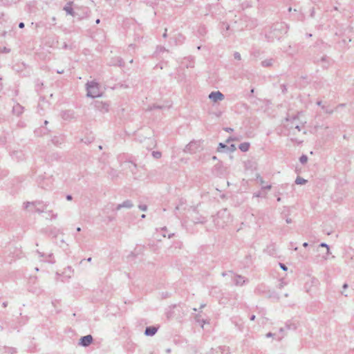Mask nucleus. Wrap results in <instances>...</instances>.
Segmentation results:
<instances>
[{
    "instance_id": "nucleus-1",
    "label": "nucleus",
    "mask_w": 354,
    "mask_h": 354,
    "mask_svg": "<svg viewBox=\"0 0 354 354\" xmlns=\"http://www.w3.org/2000/svg\"><path fill=\"white\" fill-rule=\"evenodd\" d=\"M232 219L227 209L218 211L214 218V222L218 227H223L227 223L232 222Z\"/></svg>"
},
{
    "instance_id": "nucleus-2",
    "label": "nucleus",
    "mask_w": 354,
    "mask_h": 354,
    "mask_svg": "<svg viewBox=\"0 0 354 354\" xmlns=\"http://www.w3.org/2000/svg\"><path fill=\"white\" fill-rule=\"evenodd\" d=\"M87 96L95 98L101 95L99 84L95 82H88L86 84Z\"/></svg>"
},
{
    "instance_id": "nucleus-3",
    "label": "nucleus",
    "mask_w": 354,
    "mask_h": 354,
    "mask_svg": "<svg viewBox=\"0 0 354 354\" xmlns=\"http://www.w3.org/2000/svg\"><path fill=\"white\" fill-rule=\"evenodd\" d=\"M24 208L28 209V207H32V211L36 212L37 213H42L46 209L48 205L46 203H44L42 201H37L35 202H26L24 203Z\"/></svg>"
},
{
    "instance_id": "nucleus-4",
    "label": "nucleus",
    "mask_w": 354,
    "mask_h": 354,
    "mask_svg": "<svg viewBox=\"0 0 354 354\" xmlns=\"http://www.w3.org/2000/svg\"><path fill=\"white\" fill-rule=\"evenodd\" d=\"M202 149L201 140H194L186 145L184 151L187 153H194Z\"/></svg>"
},
{
    "instance_id": "nucleus-5",
    "label": "nucleus",
    "mask_w": 354,
    "mask_h": 354,
    "mask_svg": "<svg viewBox=\"0 0 354 354\" xmlns=\"http://www.w3.org/2000/svg\"><path fill=\"white\" fill-rule=\"evenodd\" d=\"M209 98L214 102H216L218 101H222L225 98V96L219 91H212L209 93Z\"/></svg>"
},
{
    "instance_id": "nucleus-6",
    "label": "nucleus",
    "mask_w": 354,
    "mask_h": 354,
    "mask_svg": "<svg viewBox=\"0 0 354 354\" xmlns=\"http://www.w3.org/2000/svg\"><path fill=\"white\" fill-rule=\"evenodd\" d=\"M95 107L102 113L109 111V104L104 102H96Z\"/></svg>"
},
{
    "instance_id": "nucleus-7",
    "label": "nucleus",
    "mask_w": 354,
    "mask_h": 354,
    "mask_svg": "<svg viewBox=\"0 0 354 354\" xmlns=\"http://www.w3.org/2000/svg\"><path fill=\"white\" fill-rule=\"evenodd\" d=\"M93 340V337L91 335H85L81 337L80 344L83 346H88L92 343Z\"/></svg>"
},
{
    "instance_id": "nucleus-8",
    "label": "nucleus",
    "mask_w": 354,
    "mask_h": 354,
    "mask_svg": "<svg viewBox=\"0 0 354 354\" xmlns=\"http://www.w3.org/2000/svg\"><path fill=\"white\" fill-rule=\"evenodd\" d=\"M133 204L131 201L126 200L122 203L118 204L115 207V210L118 211L122 208L130 209V208L133 207Z\"/></svg>"
},
{
    "instance_id": "nucleus-9",
    "label": "nucleus",
    "mask_w": 354,
    "mask_h": 354,
    "mask_svg": "<svg viewBox=\"0 0 354 354\" xmlns=\"http://www.w3.org/2000/svg\"><path fill=\"white\" fill-rule=\"evenodd\" d=\"M62 118L65 120L75 118V112L72 110H66L62 113Z\"/></svg>"
},
{
    "instance_id": "nucleus-10",
    "label": "nucleus",
    "mask_w": 354,
    "mask_h": 354,
    "mask_svg": "<svg viewBox=\"0 0 354 354\" xmlns=\"http://www.w3.org/2000/svg\"><path fill=\"white\" fill-rule=\"evenodd\" d=\"M158 327L152 326H147L145 330V335L146 336H153L158 331Z\"/></svg>"
},
{
    "instance_id": "nucleus-11",
    "label": "nucleus",
    "mask_w": 354,
    "mask_h": 354,
    "mask_svg": "<svg viewBox=\"0 0 354 354\" xmlns=\"http://www.w3.org/2000/svg\"><path fill=\"white\" fill-rule=\"evenodd\" d=\"M214 354H230V348L227 346H218L213 351Z\"/></svg>"
},
{
    "instance_id": "nucleus-12",
    "label": "nucleus",
    "mask_w": 354,
    "mask_h": 354,
    "mask_svg": "<svg viewBox=\"0 0 354 354\" xmlns=\"http://www.w3.org/2000/svg\"><path fill=\"white\" fill-rule=\"evenodd\" d=\"M233 282L236 286H243L245 282V280L243 276L234 274L233 277Z\"/></svg>"
},
{
    "instance_id": "nucleus-13",
    "label": "nucleus",
    "mask_w": 354,
    "mask_h": 354,
    "mask_svg": "<svg viewBox=\"0 0 354 354\" xmlns=\"http://www.w3.org/2000/svg\"><path fill=\"white\" fill-rule=\"evenodd\" d=\"M128 164H129V168L131 170L132 174L134 176V178H140L141 175H138L136 171L138 169L137 165L132 162H128Z\"/></svg>"
},
{
    "instance_id": "nucleus-14",
    "label": "nucleus",
    "mask_w": 354,
    "mask_h": 354,
    "mask_svg": "<svg viewBox=\"0 0 354 354\" xmlns=\"http://www.w3.org/2000/svg\"><path fill=\"white\" fill-rule=\"evenodd\" d=\"M72 4H73V2H71V1L68 2L64 7V10L66 11L67 15H70L73 17H75V12H74V10L72 8Z\"/></svg>"
},
{
    "instance_id": "nucleus-15",
    "label": "nucleus",
    "mask_w": 354,
    "mask_h": 354,
    "mask_svg": "<svg viewBox=\"0 0 354 354\" xmlns=\"http://www.w3.org/2000/svg\"><path fill=\"white\" fill-rule=\"evenodd\" d=\"M24 111V107L19 104L17 103L12 107V112L17 115H21Z\"/></svg>"
},
{
    "instance_id": "nucleus-16",
    "label": "nucleus",
    "mask_w": 354,
    "mask_h": 354,
    "mask_svg": "<svg viewBox=\"0 0 354 354\" xmlns=\"http://www.w3.org/2000/svg\"><path fill=\"white\" fill-rule=\"evenodd\" d=\"M207 221L206 218L205 217H203L201 216H195V217H193L192 218V222L194 223V224H198V223H205V222Z\"/></svg>"
},
{
    "instance_id": "nucleus-17",
    "label": "nucleus",
    "mask_w": 354,
    "mask_h": 354,
    "mask_svg": "<svg viewBox=\"0 0 354 354\" xmlns=\"http://www.w3.org/2000/svg\"><path fill=\"white\" fill-rule=\"evenodd\" d=\"M239 149L243 152H246L249 150L250 144L248 142H243L239 145Z\"/></svg>"
},
{
    "instance_id": "nucleus-18",
    "label": "nucleus",
    "mask_w": 354,
    "mask_h": 354,
    "mask_svg": "<svg viewBox=\"0 0 354 354\" xmlns=\"http://www.w3.org/2000/svg\"><path fill=\"white\" fill-rule=\"evenodd\" d=\"M297 328V326L295 324L292 323L290 321H288L286 323L285 330H295Z\"/></svg>"
},
{
    "instance_id": "nucleus-19",
    "label": "nucleus",
    "mask_w": 354,
    "mask_h": 354,
    "mask_svg": "<svg viewBox=\"0 0 354 354\" xmlns=\"http://www.w3.org/2000/svg\"><path fill=\"white\" fill-rule=\"evenodd\" d=\"M228 149H229V147L226 145H225V144H223L222 142H220L218 144V147L217 148V151L218 152H224V151H227Z\"/></svg>"
},
{
    "instance_id": "nucleus-20",
    "label": "nucleus",
    "mask_w": 354,
    "mask_h": 354,
    "mask_svg": "<svg viewBox=\"0 0 354 354\" xmlns=\"http://www.w3.org/2000/svg\"><path fill=\"white\" fill-rule=\"evenodd\" d=\"M273 64V59H265L261 62V66L263 67H269L271 66Z\"/></svg>"
},
{
    "instance_id": "nucleus-21",
    "label": "nucleus",
    "mask_w": 354,
    "mask_h": 354,
    "mask_svg": "<svg viewBox=\"0 0 354 354\" xmlns=\"http://www.w3.org/2000/svg\"><path fill=\"white\" fill-rule=\"evenodd\" d=\"M288 187V184H286V183L282 184L280 186H279V189L277 192V194L279 196L283 194V192L282 191H283V189H286Z\"/></svg>"
},
{
    "instance_id": "nucleus-22",
    "label": "nucleus",
    "mask_w": 354,
    "mask_h": 354,
    "mask_svg": "<svg viewBox=\"0 0 354 354\" xmlns=\"http://www.w3.org/2000/svg\"><path fill=\"white\" fill-rule=\"evenodd\" d=\"M307 183V180H305L304 178H301V177H297L296 180H295V183L297 185H304Z\"/></svg>"
},
{
    "instance_id": "nucleus-23",
    "label": "nucleus",
    "mask_w": 354,
    "mask_h": 354,
    "mask_svg": "<svg viewBox=\"0 0 354 354\" xmlns=\"http://www.w3.org/2000/svg\"><path fill=\"white\" fill-rule=\"evenodd\" d=\"M6 353L9 354H16L17 353V349L13 347H8L6 348Z\"/></svg>"
},
{
    "instance_id": "nucleus-24",
    "label": "nucleus",
    "mask_w": 354,
    "mask_h": 354,
    "mask_svg": "<svg viewBox=\"0 0 354 354\" xmlns=\"http://www.w3.org/2000/svg\"><path fill=\"white\" fill-rule=\"evenodd\" d=\"M299 161L301 164H305L308 161V157L306 155H302L300 158H299Z\"/></svg>"
},
{
    "instance_id": "nucleus-25",
    "label": "nucleus",
    "mask_w": 354,
    "mask_h": 354,
    "mask_svg": "<svg viewBox=\"0 0 354 354\" xmlns=\"http://www.w3.org/2000/svg\"><path fill=\"white\" fill-rule=\"evenodd\" d=\"M50 184H51V181L50 182V184H49V185H48V184H46V185L44 183H39V186H40L41 188H43V189H48V188H50Z\"/></svg>"
},
{
    "instance_id": "nucleus-26",
    "label": "nucleus",
    "mask_w": 354,
    "mask_h": 354,
    "mask_svg": "<svg viewBox=\"0 0 354 354\" xmlns=\"http://www.w3.org/2000/svg\"><path fill=\"white\" fill-rule=\"evenodd\" d=\"M195 319L196 322L201 323V326L203 327V324L205 323V321L203 319H201L200 316L198 315H196Z\"/></svg>"
},
{
    "instance_id": "nucleus-27",
    "label": "nucleus",
    "mask_w": 354,
    "mask_h": 354,
    "mask_svg": "<svg viewBox=\"0 0 354 354\" xmlns=\"http://www.w3.org/2000/svg\"><path fill=\"white\" fill-rule=\"evenodd\" d=\"M8 174V172L6 170L0 169V178H3L4 176H6Z\"/></svg>"
},
{
    "instance_id": "nucleus-28",
    "label": "nucleus",
    "mask_w": 354,
    "mask_h": 354,
    "mask_svg": "<svg viewBox=\"0 0 354 354\" xmlns=\"http://www.w3.org/2000/svg\"><path fill=\"white\" fill-rule=\"evenodd\" d=\"M320 247H323V248H326L327 249V254H328L329 252H330V248H329V245L325 243H322L320 245H319Z\"/></svg>"
},
{
    "instance_id": "nucleus-29",
    "label": "nucleus",
    "mask_w": 354,
    "mask_h": 354,
    "mask_svg": "<svg viewBox=\"0 0 354 354\" xmlns=\"http://www.w3.org/2000/svg\"><path fill=\"white\" fill-rule=\"evenodd\" d=\"M184 205V203L183 202H180L179 205H178L176 207V214L177 215V216H179L178 215V213H177V211L180 210L182 207Z\"/></svg>"
},
{
    "instance_id": "nucleus-30",
    "label": "nucleus",
    "mask_w": 354,
    "mask_h": 354,
    "mask_svg": "<svg viewBox=\"0 0 354 354\" xmlns=\"http://www.w3.org/2000/svg\"><path fill=\"white\" fill-rule=\"evenodd\" d=\"M234 57L235 59H237V60H241V54L238 52H235L234 53Z\"/></svg>"
},
{
    "instance_id": "nucleus-31",
    "label": "nucleus",
    "mask_w": 354,
    "mask_h": 354,
    "mask_svg": "<svg viewBox=\"0 0 354 354\" xmlns=\"http://www.w3.org/2000/svg\"><path fill=\"white\" fill-rule=\"evenodd\" d=\"M153 156L156 158H159L161 157V153L159 152V151H153Z\"/></svg>"
},
{
    "instance_id": "nucleus-32",
    "label": "nucleus",
    "mask_w": 354,
    "mask_h": 354,
    "mask_svg": "<svg viewBox=\"0 0 354 354\" xmlns=\"http://www.w3.org/2000/svg\"><path fill=\"white\" fill-rule=\"evenodd\" d=\"M138 208L144 212L147 210V206L146 205H139Z\"/></svg>"
},
{
    "instance_id": "nucleus-33",
    "label": "nucleus",
    "mask_w": 354,
    "mask_h": 354,
    "mask_svg": "<svg viewBox=\"0 0 354 354\" xmlns=\"http://www.w3.org/2000/svg\"><path fill=\"white\" fill-rule=\"evenodd\" d=\"M167 50L165 49V48L162 47V46H158L157 47V50H156V52L158 53H161V52H164V51H166Z\"/></svg>"
},
{
    "instance_id": "nucleus-34",
    "label": "nucleus",
    "mask_w": 354,
    "mask_h": 354,
    "mask_svg": "<svg viewBox=\"0 0 354 354\" xmlns=\"http://www.w3.org/2000/svg\"><path fill=\"white\" fill-rule=\"evenodd\" d=\"M233 323H234V324L238 327L239 330H242V328H243L242 324H239V323H236V322L235 320H233Z\"/></svg>"
},
{
    "instance_id": "nucleus-35",
    "label": "nucleus",
    "mask_w": 354,
    "mask_h": 354,
    "mask_svg": "<svg viewBox=\"0 0 354 354\" xmlns=\"http://www.w3.org/2000/svg\"><path fill=\"white\" fill-rule=\"evenodd\" d=\"M279 266L284 271H286L288 270L287 266L285 264L282 263H279Z\"/></svg>"
},
{
    "instance_id": "nucleus-36",
    "label": "nucleus",
    "mask_w": 354,
    "mask_h": 354,
    "mask_svg": "<svg viewBox=\"0 0 354 354\" xmlns=\"http://www.w3.org/2000/svg\"><path fill=\"white\" fill-rule=\"evenodd\" d=\"M285 216H286V222L287 223H291L292 222V219L290 218H289L288 216H286L285 214Z\"/></svg>"
},
{
    "instance_id": "nucleus-37",
    "label": "nucleus",
    "mask_w": 354,
    "mask_h": 354,
    "mask_svg": "<svg viewBox=\"0 0 354 354\" xmlns=\"http://www.w3.org/2000/svg\"><path fill=\"white\" fill-rule=\"evenodd\" d=\"M257 180L259 181V183L261 184V185H263L264 183V180L263 179V178H261V176H257Z\"/></svg>"
},
{
    "instance_id": "nucleus-38",
    "label": "nucleus",
    "mask_w": 354,
    "mask_h": 354,
    "mask_svg": "<svg viewBox=\"0 0 354 354\" xmlns=\"http://www.w3.org/2000/svg\"><path fill=\"white\" fill-rule=\"evenodd\" d=\"M266 336V337H271L275 336V333H272L270 332V333H268Z\"/></svg>"
},
{
    "instance_id": "nucleus-39",
    "label": "nucleus",
    "mask_w": 354,
    "mask_h": 354,
    "mask_svg": "<svg viewBox=\"0 0 354 354\" xmlns=\"http://www.w3.org/2000/svg\"><path fill=\"white\" fill-rule=\"evenodd\" d=\"M223 129H224V131H225L227 132H232V131H233V129H232L230 127H225Z\"/></svg>"
},
{
    "instance_id": "nucleus-40",
    "label": "nucleus",
    "mask_w": 354,
    "mask_h": 354,
    "mask_svg": "<svg viewBox=\"0 0 354 354\" xmlns=\"http://www.w3.org/2000/svg\"><path fill=\"white\" fill-rule=\"evenodd\" d=\"M271 188H272L271 185H268L263 186V187H262V189H268V190H270Z\"/></svg>"
},
{
    "instance_id": "nucleus-41",
    "label": "nucleus",
    "mask_w": 354,
    "mask_h": 354,
    "mask_svg": "<svg viewBox=\"0 0 354 354\" xmlns=\"http://www.w3.org/2000/svg\"><path fill=\"white\" fill-rule=\"evenodd\" d=\"M253 196H254V197H261V193L260 192H257V193H254V194H253Z\"/></svg>"
},
{
    "instance_id": "nucleus-42",
    "label": "nucleus",
    "mask_w": 354,
    "mask_h": 354,
    "mask_svg": "<svg viewBox=\"0 0 354 354\" xmlns=\"http://www.w3.org/2000/svg\"><path fill=\"white\" fill-rule=\"evenodd\" d=\"M286 285V283L281 281L280 283L279 284V288H282Z\"/></svg>"
},
{
    "instance_id": "nucleus-43",
    "label": "nucleus",
    "mask_w": 354,
    "mask_h": 354,
    "mask_svg": "<svg viewBox=\"0 0 354 354\" xmlns=\"http://www.w3.org/2000/svg\"><path fill=\"white\" fill-rule=\"evenodd\" d=\"M66 198L67 201H71L73 199V197L71 195L68 194V195H66Z\"/></svg>"
},
{
    "instance_id": "nucleus-44",
    "label": "nucleus",
    "mask_w": 354,
    "mask_h": 354,
    "mask_svg": "<svg viewBox=\"0 0 354 354\" xmlns=\"http://www.w3.org/2000/svg\"><path fill=\"white\" fill-rule=\"evenodd\" d=\"M49 214H52V218H57V214H53L52 211H50V212H49Z\"/></svg>"
},
{
    "instance_id": "nucleus-45",
    "label": "nucleus",
    "mask_w": 354,
    "mask_h": 354,
    "mask_svg": "<svg viewBox=\"0 0 354 354\" xmlns=\"http://www.w3.org/2000/svg\"><path fill=\"white\" fill-rule=\"evenodd\" d=\"M37 252L38 253L40 257H44L45 256L43 252H41L39 250H37Z\"/></svg>"
},
{
    "instance_id": "nucleus-46",
    "label": "nucleus",
    "mask_w": 354,
    "mask_h": 354,
    "mask_svg": "<svg viewBox=\"0 0 354 354\" xmlns=\"http://www.w3.org/2000/svg\"><path fill=\"white\" fill-rule=\"evenodd\" d=\"M24 27V22H20L19 24V28H23Z\"/></svg>"
},
{
    "instance_id": "nucleus-47",
    "label": "nucleus",
    "mask_w": 354,
    "mask_h": 354,
    "mask_svg": "<svg viewBox=\"0 0 354 354\" xmlns=\"http://www.w3.org/2000/svg\"><path fill=\"white\" fill-rule=\"evenodd\" d=\"M295 128L298 131H301V127L299 124H296Z\"/></svg>"
},
{
    "instance_id": "nucleus-48",
    "label": "nucleus",
    "mask_w": 354,
    "mask_h": 354,
    "mask_svg": "<svg viewBox=\"0 0 354 354\" xmlns=\"http://www.w3.org/2000/svg\"><path fill=\"white\" fill-rule=\"evenodd\" d=\"M314 14H315V10H314V8H312L311 12H310V16L312 17H314Z\"/></svg>"
},
{
    "instance_id": "nucleus-49",
    "label": "nucleus",
    "mask_w": 354,
    "mask_h": 354,
    "mask_svg": "<svg viewBox=\"0 0 354 354\" xmlns=\"http://www.w3.org/2000/svg\"><path fill=\"white\" fill-rule=\"evenodd\" d=\"M255 317H256L255 315H252L250 316V319L251 321H254L255 319Z\"/></svg>"
},
{
    "instance_id": "nucleus-50",
    "label": "nucleus",
    "mask_w": 354,
    "mask_h": 354,
    "mask_svg": "<svg viewBox=\"0 0 354 354\" xmlns=\"http://www.w3.org/2000/svg\"><path fill=\"white\" fill-rule=\"evenodd\" d=\"M167 29H165V32H164V33H163V35H162V37H163L164 38H166V37H167Z\"/></svg>"
},
{
    "instance_id": "nucleus-51",
    "label": "nucleus",
    "mask_w": 354,
    "mask_h": 354,
    "mask_svg": "<svg viewBox=\"0 0 354 354\" xmlns=\"http://www.w3.org/2000/svg\"><path fill=\"white\" fill-rule=\"evenodd\" d=\"M342 288H343V289H344V290L346 289V288H348V284L345 283L343 285Z\"/></svg>"
},
{
    "instance_id": "nucleus-52",
    "label": "nucleus",
    "mask_w": 354,
    "mask_h": 354,
    "mask_svg": "<svg viewBox=\"0 0 354 354\" xmlns=\"http://www.w3.org/2000/svg\"><path fill=\"white\" fill-rule=\"evenodd\" d=\"M285 330H285V328H282V327H281V328H280V329H279V333H283V331H285Z\"/></svg>"
},
{
    "instance_id": "nucleus-53",
    "label": "nucleus",
    "mask_w": 354,
    "mask_h": 354,
    "mask_svg": "<svg viewBox=\"0 0 354 354\" xmlns=\"http://www.w3.org/2000/svg\"><path fill=\"white\" fill-rule=\"evenodd\" d=\"M19 153L20 155H21V152H20V151H16V152H14V153H13V154H12V157L14 158V155H15V154H19Z\"/></svg>"
},
{
    "instance_id": "nucleus-54",
    "label": "nucleus",
    "mask_w": 354,
    "mask_h": 354,
    "mask_svg": "<svg viewBox=\"0 0 354 354\" xmlns=\"http://www.w3.org/2000/svg\"><path fill=\"white\" fill-rule=\"evenodd\" d=\"M308 243L307 242H305L303 243V246L305 248L308 247Z\"/></svg>"
},
{
    "instance_id": "nucleus-55",
    "label": "nucleus",
    "mask_w": 354,
    "mask_h": 354,
    "mask_svg": "<svg viewBox=\"0 0 354 354\" xmlns=\"http://www.w3.org/2000/svg\"><path fill=\"white\" fill-rule=\"evenodd\" d=\"M205 306H206V304H201V306H200V308H201H201H205Z\"/></svg>"
},
{
    "instance_id": "nucleus-56",
    "label": "nucleus",
    "mask_w": 354,
    "mask_h": 354,
    "mask_svg": "<svg viewBox=\"0 0 354 354\" xmlns=\"http://www.w3.org/2000/svg\"><path fill=\"white\" fill-rule=\"evenodd\" d=\"M230 140H234V138L230 137L227 140V142H228Z\"/></svg>"
},
{
    "instance_id": "nucleus-57",
    "label": "nucleus",
    "mask_w": 354,
    "mask_h": 354,
    "mask_svg": "<svg viewBox=\"0 0 354 354\" xmlns=\"http://www.w3.org/2000/svg\"><path fill=\"white\" fill-rule=\"evenodd\" d=\"M86 261H87L88 262H91V261H92V258H91V257H88V258L86 259Z\"/></svg>"
},
{
    "instance_id": "nucleus-58",
    "label": "nucleus",
    "mask_w": 354,
    "mask_h": 354,
    "mask_svg": "<svg viewBox=\"0 0 354 354\" xmlns=\"http://www.w3.org/2000/svg\"><path fill=\"white\" fill-rule=\"evenodd\" d=\"M283 337V335H281V336L278 337V339L281 340Z\"/></svg>"
},
{
    "instance_id": "nucleus-59",
    "label": "nucleus",
    "mask_w": 354,
    "mask_h": 354,
    "mask_svg": "<svg viewBox=\"0 0 354 354\" xmlns=\"http://www.w3.org/2000/svg\"><path fill=\"white\" fill-rule=\"evenodd\" d=\"M122 62H122V59H120L119 60V65H120V66H122Z\"/></svg>"
},
{
    "instance_id": "nucleus-60",
    "label": "nucleus",
    "mask_w": 354,
    "mask_h": 354,
    "mask_svg": "<svg viewBox=\"0 0 354 354\" xmlns=\"http://www.w3.org/2000/svg\"><path fill=\"white\" fill-rule=\"evenodd\" d=\"M166 352H167V353H171V349H170V348H167V349L166 350Z\"/></svg>"
},
{
    "instance_id": "nucleus-61",
    "label": "nucleus",
    "mask_w": 354,
    "mask_h": 354,
    "mask_svg": "<svg viewBox=\"0 0 354 354\" xmlns=\"http://www.w3.org/2000/svg\"><path fill=\"white\" fill-rule=\"evenodd\" d=\"M57 73H59V74H62V73H64V71H57Z\"/></svg>"
},
{
    "instance_id": "nucleus-62",
    "label": "nucleus",
    "mask_w": 354,
    "mask_h": 354,
    "mask_svg": "<svg viewBox=\"0 0 354 354\" xmlns=\"http://www.w3.org/2000/svg\"><path fill=\"white\" fill-rule=\"evenodd\" d=\"M100 20L99 19H97L95 21V23H96L97 24H100Z\"/></svg>"
},
{
    "instance_id": "nucleus-63",
    "label": "nucleus",
    "mask_w": 354,
    "mask_h": 354,
    "mask_svg": "<svg viewBox=\"0 0 354 354\" xmlns=\"http://www.w3.org/2000/svg\"><path fill=\"white\" fill-rule=\"evenodd\" d=\"M277 201L278 202H280L281 201V198L279 196V197H277Z\"/></svg>"
},
{
    "instance_id": "nucleus-64",
    "label": "nucleus",
    "mask_w": 354,
    "mask_h": 354,
    "mask_svg": "<svg viewBox=\"0 0 354 354\" xmlns=\"http://www.w3.org/2000/svg\"><path fill=\"white\" fill-rule=\"evenodd\" d=\"M317 104L318 106H321V104H322V102H321V101L317 102Z\"/></svg>"
}]
</instances>
